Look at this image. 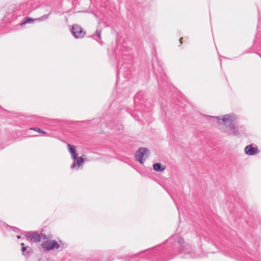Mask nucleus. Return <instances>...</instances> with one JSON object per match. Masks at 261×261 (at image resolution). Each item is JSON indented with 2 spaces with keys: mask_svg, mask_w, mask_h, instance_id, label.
Returning a JSON list of instances; mask_svg holds the SVG:
<instances>
[{
  "mask_svg": "<svg viewBox=\"0 0 261 261\" xmlns=\"http://www.w3.org/2000/svg\"><path fill=\"white\" fill-rule=\"evenodd\" d=\"M182 38H180L179 39V42H180V43H182Z\"/></svg>",
  "mask_w": 261,
  "mask_h": 261,
  "instance_id": "nucleus-22",
  "label": "nucleus"
},
{
  "mask_svg": "<svg viewBox=\"0 0 261 261\" xmlns=\"http://www.w3.org/2000/svg\"><path fill=\"white\" fill-rule=\"evenodd\" d=\"M20 245H21V246H22V247L23 246H25V245H24V244L23 243H21L20 244Z\"/></svg>",
  "mask_w": 261,
  "mask_h": 261,
  "instance_id": "nucleus-21",
  "label": "nucleus"
},
{
  "mask_svg": "<svg viewBox=\"0 0 261 261\" xmlns=\"http://www.w3.org/2000/svg\"><path fill=\"white\" fill-rule=\"evenodd\" d=\"M72 159L74 160V161L70 166L71 169L75 168L76 167L77 168H79L82 165L83 163L85 161V159L82 156L78 157L77 156L76 159Z\"/></svg>",
  "mask_w": 261,
  "mask_h": 261,
  "instance_id": "nucleus-9",
  "label": "nucleus"
},
{
  "mask_svg": "<svg viewBox=\"0 0 261 261\" xmlns=\"http://www.w3.org/2000/svg\"><path fill=\"white\" fill-rule=\"evenodd\" d=\"M72 35L75 38H82L85 35L86 32L83 31L82 28L77 24H73L71 30Z\"/></svg>",
  "mask_w": 261,
  "mask_h": 261,
  "instance_id": "nucleus-4",
  "label": "nucleus"
},
{
  "mask_svg": "<svg viewBox=\"0 0 261 261\" xmlns=\"http://www.w3.org/2000/svg\"><path fill=\"white\" fill-rule=\"evenodd\" d=\"M31 130H35L37 132H38L40 134H46L47 133L41 130L40 128H38V127H32L30 128Z\"/></svg>",
  "mask_w": 261,
  "mask_h": 261,
  "instance_id": "nucleus-15",
  "label": "nucleus"
},
{
  "mask_svg": "<svg viewBox=\"0 0 261 261\" xmlns=\"http://www.w3.org/2000/svg\"><path fill=\"white\" fill-rule=\"evenodd\" d=\"M59 244L55 240L46 241L42 244V247L46 251H49L54 249H58Z\"/></svg>",
  "mask_w": 261,
  "mask_h": 261,
  "instance_id": "nucleus-5",
  "label": "nucleus"
},
{
  "mask_svg": "<svg viewBox=\"0 0 261 261\" xmlns=\"http://www.w3.org/2000/svg\"><path fill=\"white\" fill-rule=\"evenodd\" d=\"M149 151L145 147H140L135 153V159L140 164H143L148 158Z\"/></svg>",
  "mask_w": 261,
  "mask_h": 261,
  "instance_id": "nucleus-3",
  "label": "nucleus"
},
{
  "mask_svg": "<svg viewBox=\"0 0 261 261\" xmlns=\"http://www.w3.org/2000/svg\"><path fill=\"white\" fill-rule=\"evenodd\" d=\"M124 66V65H122L121 66V67L120 68V69H119V72H122V70H123V66Z\"/></svg>",
  "mask_w": 261,
  "mask_h": 261,
  "instance_id": "nucleus-19",
  "label": "nucleus"
},
{
  "mask_svg": "<svg viewBox=\"0 0 261 261\" xmlns=\"http://www.w3.org/2000/svg\"><path fill=\"white\" fill-rule=\"evenodd\" d=\"M46 261H48V260H46Z\"/></svg>",
  "mask_w": 261,
  "mask_h": 261,
  "instance_id": "nucleus-25",
  "label": "nucleus"
},
{
  "mask_svg": "<svg viewBox=\"0 0 261 261\" xmlns=\"http://www.w3.org/2000/svg\"><path fill=\"white\" fill-rule=\"evenodd\" d=\"M101 30H97L95 33L92 35V38L96 40L100 44H102V42L99 41L98 40L96 39V37H97L98 39L101 40Z\"/></svg>",
  "mask_w": 261,
  "mask_h": 261,
  "instance_id": "nucleus-13",
  "label": "nucleus"
},
{
  "mask_svg": "<svg viewBox=\"0 0 261 261\" xmlns=\"http://www.w3.org/2000/svg\"><path fill=\"white\" fill-rule=\"evenodd\" d=\"M28 239L33 242H39L41 241V238L43 237L44 239H46L45 235L41 234H39L37 232H30L26 236Z\"/></svg>",
  "mask_w": 261,
  "mask_h": 261,
  "instance_id": "nucleus-7",
  "label": "nucleus"
},
{
  "mask_svg": "<svg viewBox=\"0 0 261 261\" xmlns=\"http://www.w3.org/2000/svg\"><path fill=\"white\" fill-rule=\"evenodd\" d=\"M184 242H185V241L182 238H179L178 243L180 246H182V245L184 244Z\"/></svg>",
  "mask_w": 261,
  "mask_h": 261,
  "instance_id": "nucleus-18",
  "label": "nucleus"
},
{
  "mask_svg": "<svg viewBox=\"0 0 261 261\" xmlns=\"http://www.w3.org/2000/svg\"><path fill=\"white\" fill-rule=\"evenodd\" d=\"M132 115L137 120H139V119H140V117H139V115L137 114V113L133 112L132 114Z\"/></svg>",
  "mask_w": 261,
  "mask_h": 261,
  "instance_id": "nucleus-17",
  "label": "nucleus"
},
{
  "mask_svg": "<svg viewBox=\"0 0 261 261\" xmlns=\"http://www.w3.org/2000/svg\"><path fill=\"white\" fill-rule=\"evenodd\" d=\"M67 147L69 152H70L72 159H76L78 156V153L76 151V147L73 145L67 143Z\"/></svg>",
  "mask_w": 261,
  "mask_h": 261,
  "instance_id": "nucleus-10",
  "label": "nucleus"
},
{
  "mask_svg": "<svg viewBox=\"0 0 261 261\" xmlns=\"http://www.w3.org/2000/svg\"><path fill=\"white\" fill-rule=\"evenodd\" d=\"M118 127V130H120L121 129H122V127H123L122 126L119 125Z\"/></svg>",
  "mask_w": 261,
  "mask_h": 261,
  "instance_id": "nucleus-20",
  "label": "nucleus"
},
{
  "mask_svg": "<svg viewBox=\"0 0 261 261\" xmlns=\"http://www.w3.org/2000/svg\"><path fill=\"white\" fill-rule=\"evenodd\" d=\"M153 169L155 171L162 172L165 169V166L161 163H156L153 165Z\"/></svg>",
  "mask_w": 261,
  "mask_h": 261,
  "instance_id": "nucleus-12",
  "label": "nucleus"
},
{
  "mask_svg": "<svg viewBox=\"0 0 261 261\" xmlns=\"http://www.w3.org/2000/svg\"><path fill=\"white\" fill-rule=\"evenodd\" d=\"M244 151L248 155H254L257 154L259 150L257 147H253L252 144H250L245 147Z\"/></svg>",
  "mask_w": 261,
  "mask_h": 261,
  "instance_id": "nucleus-8",
  "label": "nucleus"
},
{
  "mask_svg": "<svg viewBox=\"0 0 261 261\" xmlns=\"http://www.w3.org/2000/svg\"><path fill=\"white\" fill-rule=\"evenodd\" d=\"M259 48V50H261V45H260Z\"/></svg>",
  "mask_w": 261,
  "mask_h": 261,
  "instance_id": "nucleus-24",
  "label": "nucleus"
},
{
  "mask_svg": "<svg viewBox=\"0 0 261 261\" xmlns=\"http://www.w3.org/2000/svg\"><path fill=\"white\" fill-rule=\"evenodd\" d=\"M50 15V13L46 15H44L43 16L38 18L37 19V20H38L39 21L44 20L48 18L49 15Z\"/></svg>",
  "mask_w": 261,
  "mask_h": 261,
  "instance_id": "nucleus-16",
  "label": "nucleus"
},
{
  "mask_svg": "<svg viewBox=\"0 0 261 261\" xmlns=\"http://www.w3.org/2000/svg\"><path fill=\"white\" fill-rule=\"evenodd\" d=\"M211 118H215L219 121V123H223L227 127L230 128L233 131V135L239 137L241 134L244 133V127L243 125L236 126L237 124V116L232 114L225 115L221 119L219 116H209Z\"/></svg>",
  "mask_w": 261,
  "mask_h": 261,
  "instance_id": "nucleus-1",
  "label": "nucleus"
},
{
  "mask_svg": "<svg viewBox=\"0 0 261 261\" xmlns=\"http://www.w3.org/2000/svg\"><path fill=\"white\" fill-rule=\"evenodd\" d=\"M145 102L144 98V93L142 91H140L136 93L134 97V105L136 107L138 106H142Z\"/></svg>",
  "mask_w": 261,
  "mask_h": 261,
  "instance_id": "nucleus-6",
  "label": "nucleus"
},
{
  "mask_svg": "<svg viewBox=\"0 0 261 261\" xmlns=\"http://www.w3.org/2000/svg\"><path fill=\"white\" fill-rule=\"evenodd\" d=\"M37 19H33L29 17H27L24 18V20L20 24V26L22 27L27 23H32L36 21Z\"/></svg>",
  "mask_w": 261,
  "mask_h": 261,
  "instance_id": "nucleus-14",
  "label": "nucleus"
},
{
  "mask_svg": "<svg viewBox=\"0 0 261 261\" xmlns=\"http://www.w3.org/2000/svg\"><path fill=\"white\" fill-rule=\"evenodd\" d=\"M152 66L158 82L159 83L162 80L164 82L165 81L166 79V75L163 72L161 66L158 65V60L157 58L155 61H152Z\"/></svg>",
  "mask_w": 261,
  "mask_h": 261,
  "instance_id": "nucleus-2",
  "label": "nucleus"
},
{
  "mask_svg": "<svg viewBox=\"0 0 261 261\" xmlns=\"http://www.w3.org/2000/svg\"><path fill=\"white\" fill-rule=\"evenodd\" d=\"M21 250L23 255L27 257L30 256L32 253L31 248L29 246H23Z\"/></svg>",
  "mask_w": 261,
  "mask_h": 261,
  "instance_id": "nucleus-11",
  "label": "nucleus"
},
{
  "mask_svg": "<svg viewBox=\"0 0 261 261\" xmlns=\"http://www.w3.org/2000/svg\"><path fill=\"white\" fill-rule=\"evenodd\" d=\"M17 238L18 239H20V238H21V236H20L18 235V236H17Z\"/></svg>",
  "mask_w": 261,
  "mask_h": 261,
  "instance_id": "nucleus-23",
  "label": "nucleus"
}]
</instances>
